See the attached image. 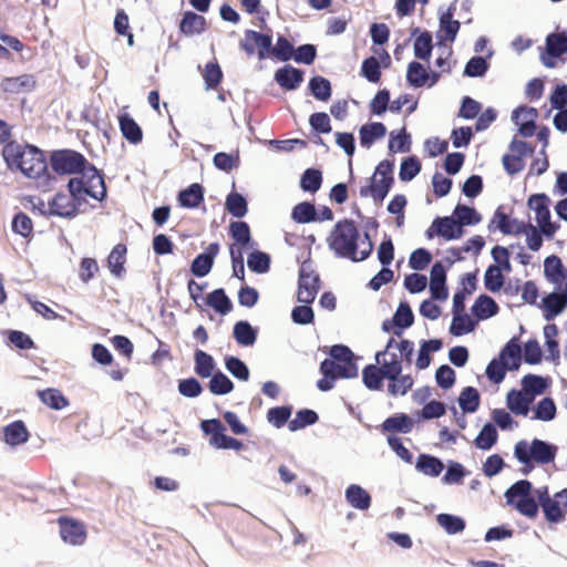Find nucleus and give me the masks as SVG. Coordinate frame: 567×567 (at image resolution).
<instances>
[{
	"mask_svg": "<svg viewBox=\"0 0 567 567\" xmlns=\"http://www.w3.org/2000/svg\"><path fill=\"white\" fill-rule=\"evenodd\" d=\"M311 252L312 250H307L306 256H296L298 277L295 299L299 305L292 307L290 319L293 324L302 327L315 324L316 313L312 305L323 287L320 274L313 268Z\"/></svg>",
	"mask_w": 567,
	"mask_h": 567,
	"instance_id": "nucleus-1",
	"label": "nucleus"
},
{
	"mask_svg": "<svg viewBox=\"0 0 567 567\" xmlns=\"http://www.w3.org/2000/svg\"><path fill=\"white\" fill-rule=\"evenodd\" d=\"M327 357L320 361L316 388L322 393L332 391L339 380H353L359 377V361L362 357L348 344L339 342L326 347Z\"/></svg>",
	"mask_w": 567,
	"mask_h": 567,
	"instance_id": "nucleus-2",
	"label": "nucleus"
},
{
	"mask_svg": "<svg viewBox=\"0 0 567 567\" xmlns=\"http://www.w3.org/2000/svg\"><path fill=\"white\" fill-rule=\"evenodd\" d=\"M505 505L527 519L535 520L540 506L551 498L548 485L534 486L528 478H519L504 492Z\"/></svg>",
	"mask_w": 567,
	"mask_h": 567,
	"instance_id": "nucleus-3",
	"label": "nucleus"
},
{
	"mask_svg": "<svg viewBox=\"0 0 567 567\" xmlns=\"http://www.w3.org/2000/svg\"><path fill=\"white\" fill-rule=\"evenodd\" d=\"M2 157L10 171H20L28 178H39L48 171L43 152L31 144L10 141L2 148Z\"/></svg>",
	"mask_w": 567,
	"mask_h": 567,
	"instance_id": "nucleus-4",
	"label": "nucleus"
},
{
	"mask_svg": "<svg viewBox=\"0 0 567 567\" xmlns=\"http://www.w3.org/2000/svg\"><path fill=\"white\" fill-rule=\"evenodd\" d=\"M487 228L489 233L501 231L504 235L524 234L526 236L527 248H540L543 245L539 231L533 224L511 218L502 207H498L494 212Z\"/></svg>",
	"mask_w": 567,
	"mask_h": 567,
	"instance_id": "nucleus-5",
	"label": "nucleus"
},
{
	"mask_svg": "<svg viewBox=\"0 0 567 567\" xmlns=\"http://www.w3.org/2000/svg\"><path fill=\"white\" fill-rule=\"evenodd\" d=\"M198 426L203 436L208 440L209 446L214 450L240 453L248 447V444L243 440L227 434L226 425L218 417L204 419Z\"/></svg>",
	"mask_w": 567,
	"mask_h": 567,
	"instance_id": "nucleus-6",
	"label": "nucleus"
},
{
	"mask_svg": "<svg viewBox=\"0 0 567 567\" xmlns=\"http://www.w3.org/2000/svg\"><path fill=\"white\" fill-rule=\"evenodd\" d=\"M550 198L545 193L533 194L527 199V206L530 210L535 212L538 231L540 239L544 237H554L559 225L553 223L550 219Z\"/></svg>",
	"mask_w": 567,
	"mask_h": 567,
	"instance_id": "nucleus-7",
	"label": "nucleus"
},
{
	"mask_svg": "<svg viewBox=\"0 0 567 567\" xmlns=\"http://www.w3.org/2000/svg\"><path fill=\"white\" fill-rule=\"evenodd\" d=\"M515 445L527 453L538 466L553 464L558 453L557 444L539 437H534L532 441L522 439Z\"/></svg>",
	"mask_w": 567,
	"mask_h": 567,
	"instance_id": "nucleus-8",
	"label": "nucleus"
},
{
	"mask_svg": "<svg viewBox=\"0 0 567 567\" xmlns=\"http://www.w3.org/2000/svg\"><path fill=\"white\" fill-rule=\"evenodd\" d=\"M90 163L79 152L73 150H59L52 152L50 165L60 175L81 174Z\"/></svg>",
	"mask_w": 567,
	"mask_h": 567,
	"instance_id": "nucleus-9",
	"label": "nucleus"
},
{
	"mask_svg": "<svg viewBox=\"0 0 567 567\" xmlns=\"http://www.w3.org/2000/svg\"><path fill=\"white\" fill-rule=\"evenodd\" d=\"M543 519L550 530H556L557 525L564 523L567 517V487L555 492L550 499L540 506Z\"/></svg>",
	"mask_w": 567,
	"mask_h": 567,
	"instance_id": "nucleus-10",
	"label": "nucleus"
},
{
	"mask_svg": "<svg viewBox=\"0 0 567 567\" xmlns=\"http://www.w3.org/2000/svg\"><path fill=\"white\" fill-rule=\"evenodd\" d=\"M539 309L543 318L547 322L554 321L555 318L561 316L567 309V282L558 290L554 287L551 292H546L539 301Z\"/></svg>",
	"mask_w": 567,
	"mask_h": 567,
	"instance_id": "nucleus-11",
	"label": "nucleus"
},
{
	"mask_svg": "<svg viewBox=\"0 0 567 567\" xmlns=\"http://www.w3.org/2000/svg\"><path fill=\"white\" fill-rule=\"evenodd\" d=\"M239 48L247 55L255 54L257 49L258 59L265 60L271 56L272 35L270 33H262L255 30H246L244 39L239 42Z\"/></svg>",
	"mask_w": 567,
	"mask_h": 567,
	"instance_id": "nucleus-12",
	"label": "nucleus"
},
{
	"mask_svg": "<svg viewBox=\"0 0 567 567\" xmlns=\"http://www.w3.org/2000/svg\"><path fill=\"white\" fill-rule=\"evenodd\" d=\"M59 535L64 544L81 546L87 538L86 525L74 517L61 515L58 517Z\"/></svg>",
	"mask_w": 567,
	"mask_h": 567,
	"instance_id": "nucleus-13",
	"label": "nucleus"
},
{
	"mask_svg": "<svg viewBox=\"0 0 567 567\" xmlns=\"http://www.w3.org/2000/svg\"><path fill=\"white\" fill-rule=\"evenodd\" d=\"M359 230L351 219L338 221L329 237V248H359Z\"/></svg>",
	"mask_w": 567,
	"mask_h": 567,
	"instance_id": "nucleus-14",
	"label": "nucleus"
},
{
	"mask_svg": "<svg viewBox=\"0 0 567 567\" xmlns=\"http://www.w3.org/2000/svg\"><path fill=\"white\" fill-rule=\"evenodd\" d=\"M374 429L388 440L410 434L413 431V424L410 422L409 413L395 412L388 415L380 424L375 425Z\"/></svg>",
	"mask_w": 567,
	"mask_h": 567,
	"instance_id": "nucleus-15",
	"label": "nucleus"
},
{
	"mask_svg": "<svg viewBox=\"0 0 567 567\" xmlns=\"http://www.w3.org/2000/svg\"><path fill=\"white\" fill-rule=\"evenodd\" d=\"M464 235V229L461 228L460 223L453 215L444 217H435L431 226L426 229L425 236L427 239L441 237L444 240H455Z\"/></svg>",
	"mask_w": 567,
	"mask_h": 567,
	"instance_id": "nucleus-16",
	"label": "nucleus"
},
{
	"mask_svg": "<svg viewBox=\"0 0 567 567\" xmlns=\"http://www.w3.org/2000/svg\"><path fill=\"white\" fill-rule=\"evenodd\" d=\"M91 357L93 362L102 368L114 367L111 370L106 371V373L113 381H123L125 375L128 373V369L120 368V364L115 362L113 353L105 344L101 342H94L91 346Z\"/></svg>",
	"mask_w": 567,
	"mask_h": 567,
	"instance_id": "nucleus-17",
	"label": "nucleus"
},
{
	"mask_svg": "<svg viewBox=\"0 0 567 567\" xmlns=\"http://www.w3.org/2000/svg\"><path fill=\"white\" fill-rule=\"evenodd\" d=\"M31 433L23 420L17 419L0 427V441L10 450H16L29 442Z\"/></svg>",
	"mask_w": 567,
	"mask_h": 567,
	"instance_id": "nucleus-18",
	"label": "nucleus"
},
{
	"mask_svg": "<svg viewBox=\"0 0 567 567\" xmlns=\"http://www.w3.org/2000/svg\"><path fill=\"white\" fill-rule=\"evenodd\" d=\"M478 288V271H466L458 277L457 287L453 293L452 308L455 310H464L465 301Z\"/></svg>",
	"mask_w": 567,
	"mask_h": 567,
	"instance_id": "nucleus-19",
	"label": "nucleus"
},
{
	"mask_svg": "<svg viewBox=\"0 0 567 567\" xmlns=\"http://www.w3.org/2000/svg\"><path fill=\"white\" fill-rule=\"evenodd\" d=\"M1 334L4 346L20 354L24 351L39 349L32 337L23 330L8 328L3 329Z\"/></svg>",
	"mask_w": 567,
	"mask_h": 567,
	"instance_id": "nucleus-20",
	"label": "nucleus"
},
{
	"mask_svg": "<svg viewBox=\"0 0 567 567\" xmlns=\"http://www.w3.org/2000/svg\"><path fill=\"white\" fill-rule=\"evenodd\" d=\"M84 177L86 195L102 202L106 197V185L104 177L93 164H89L81 173Z\"/></svg>",
	"mask_w": 567,
	"mask_h": 567,
	"instance_id": "nucleus-21",
	"label": "nucleus"
},
{
	"mask_svg": "<svg viewBox=\"0 0 567 567\" xmlns=\"http://www.w3.org/2000/svg\"><path fill=\"white\" fill-rule=\"evenodd\" d=\"M544 277L556 290L567 282V267L558 255L550 254L545 257Z\"/></svg>",
	"mask_w": 567,
	"mask_h": 567,
	"instance_id": "nucleus-22",
	"label": "nucleus"
},
{
	"mask_svg": "<svg viewBox=\"0 0 567 567\" xmlns=\"http://www.w3.org/2000/svg\"><path fill=\"white\" fill-rule=\"evenodd\" d=\"M498 354L507 372H517L524 362L520 353L519 338L516 334L512 336L501 347Z\"/></svg>",
	"mask_w": 567,
	"mask_h": 567,
	"instance_id": "nucleus-23",
	"label": "nucleus"
},
{
	"mask_svg": "<svg viewBox=\"0 0 567 567\" xmlns=\"http://www.w3.org/2000/svg\"><path fill=\"white\" fill-rule=\"evenodd\" d=\"M452 320L449 327V333L452 337H463L474 332L478 326V320L464 310L451 309Z\"/></svg>",
	"mask_w": 567,
	"mask_h": 567,
	"instance_id": "nucleus-24",
	"label": "nucleus"
},
{
	"mask_svg": "<svg viewBox=\"0 0 567 567\" xmlns=\"http://www.w3.org/2000/svg\"><path fill=\"white\" fill-rule=\"evenodd\" d=\"M260 328L251 324L247 319L237 320L233 326L231 337L241 348H251L256 344Z\"/></svg>",
	"mask_w": 567,
	"mask_h": 567,
	"instance_id": "nucleus-25",
	"label": "nucleus"
},
{
	"mask_svg": "<svg viewBox=\"0 0 567 567\" xmlns=\"http://www.w3.org/2000/svg\"><path fill=\"white\" fill-rule=\"evenodd\" d=\"M501 311L499 305L489 295L482 292L476 296L470 312L475 317L478 322L486 321L493 317H496Z\"/></svg>",
	"mask_w": 567,
	"mask_h": 567,
	"instance_id": "nucleus-26",
	"label": "nucleus"
},
{
	"mask_svg": "<svg viewBox=\"0 0 567 567\" xmlns=\"http://www.w3.org/2000/svg\"><path fill=\"white\" fill-rule=\"evenodd\" d=\"M305 79V71L292 66L291 64H285L284 66L276 70L274 80L285 91L297 90Z\"/></svg>",
	"mask_w": 567,
	"mask_h": 567,
	"instance_id": "nucleus-27",
	"label": "nucleus"
},
{
	"mask_svg": "<svg viewBox=\"0 0 567 567\" xmlns=\"http://www.w3.org/2000/svg\"><path fill=\"white\" fill-rule=\"evenodd\" d=\"M565 32H553L546 37L545 52L540 54L542 63L549 69L556 66V60L564 54Z\"/></svg>",
	"mask_w": 567,
	"mask_h": 567,
	"instance_id": "nucleus-28",
	"label": "nucleus"
},
{
	"mask_svg": "<svg viewBox=\"0 0 567 567\" xmlns=\"http://www.w3.org/2000/svg\"><path fill=\"white\" fill-rule=\"evenodd\" d=\"M384 369L377 363H368L361 370V381L363 386L372 392L384 391V381L386 380Z\"/></svg>",
	"mask_w": 567,
	"mask_h": 567,
	"instance_id": "nucleus-29",
	"label": "nucleus"
},
{
	"mask_svg": "<svg viewBox=\"0 0 567 567\" xmlns=\"http://www.w3.org/2000/svg\"><path fill=\"white\" fill-rule=\"evenodd\" d=\"M81 203H76L73 198L64 193H58L51 202H49V215L72 218L78 215Z\"/></svg>",
	"mask_w": 567,
	"mask_h": 567,
	"instance_id": "nucleus-30",
	"label": "nucleus"
},
{
	"mask_svg": "<svg viewBox=\"0 0 567 567\" xmlns=\"http://www.w3.org/2000/svg\"><path fill=\"white\" fill-rule=\"evenodd\" d=\"M533 399L526 394H522L517 388H511L505 396V404L512 414L527 417L530 410Z\"/></svg>",
	"mask_w": 567,
	"mask_h": 567,
	"instance_id": "nucleus-31",
	"label": "nucleus"
},
{
	"mask_svg": "<svg viewBox=\"0 0 567 567\" xmlns=\"http://www.w3.org/2000/svg\"><path fill=\"white\" fill-rule=\"evenodd\" d=\"M344 499L350 507L361 512L368 511L372 504L371 494L360 484L355 483L349 484L346 487Z\"/></svg>",
	"mask_w": 567,
	"mask_h": 567,
	"instance_id": "nucleus-32",
	"label": "nucleus"
},
{
	"mask_svg": "<svg viewBox=\"0 0 567 567\" xmlns=\"http://www.w3.org/2000/svg\"><path fill=\"white\" fill-rule=\"evenodd\" d=\"M220 250H202L189 262V271L195 278H204L210 274Z\"/></svg>",
	"mask_w": 567,
	"mask_h": 567,
	"instance_id": "nucleus-33",
	"label": "nucleus"
},
{
	"mask_svg": "<svg viewBox=\"0 0 567 567\" xmlns=\"http://www.w3.org/2000/svg\"><path fill=\"white\" fill-rule=\"evenodd\" d=\"M176 244L186 246L187 248H196L197 245L202 243L198 236L175 231L173 236H167L164 234L154 236L152 248H174Z\"/></svg>",
	"mask_w": 567,
	"mask_h": 567,
	"instance_id": "nucleus-34",
	"label": "nucleus"
},
{
	"mask_svg": "<svg viewBox=\"0 0 567 567\" xmlns=\"http://www.w3.org/2000/svg\"><path fill=\"white\" fill-rule=\"evenodd\" d=\"M520 385L535 400L536 396L551 388L553 378L549 374L544 375L528 372L520 379Z\"/></svg>",
	"mask_w": 567,
	"mask_h": 567,
	"instance_id": "nucleus-35",
	"label": "nucleus"
},
{
	"mask_svg": "<svg viewBox=\"0 0 567 567\" xmlns=\"http://www.w3.org/2000/svg\"><path fill=\"white\" fill-rule=\"evenodd\" d=\"M413 463L417 473L432 478L439 477L444 470L443 460L430 453H420Z\"/></svg>",
	"mask_w": 567,
	"mask_h": 567,
	"instance_id": "nucleus-36",
	"label": "nucleus"
},
{
	"mask_svg": "<svg viewBox=\"0 0 567 567\" xmlns=\"http://www.w3.org/2000/svg\"><path fill=\"white\" fill-rule=\"evenodd\" d=\"M37 396L40 402L53 411H61L70 405V399L62 390L53 386L37 390Z\"/></svg>",
	"mask_w": 567,
	"mask_h": 567,
	"instance_id": "nucleus-37",
	"label": "nucleus"
},
{
	"mask_svg": "<svg viewBox=\"0 0 567 567\" xmlns=\"http://www.w3.org/2000/svg\"><path fill=\"white\" fill-rule=\"evenodd\" d=\"M193 359L194 372L197 377L202 379H208L219 369L215 358L210 353L199 348H196L194 350Z\"/></svg>",
	"mask_w": 567,
	"mask_h": 567,
	"instance_id": "nucleus-38",
	"label": "nucleus"
},
{
	"mask_svg": "<svg viewBox=\"0 0 567 567\" xmlns=\"http://www.w3.org/2000/svg\"><path fill=\"white\" fill-rule=\"evenodd\" d=\"M247 267L250 272L265 275L271 268L272 257L265 250H245Z\"/></svg>",
	"mask_w": 567,
	"mask_h": 567,
	"instance_id": "nucleus-39",
	"label": "nucleus"
},
{
	"mask_svg": "<svg viewBox=\"0 0 567 567\" xmlns=\"http://www.w3.org/2000/svg\"><path fill=\"white\" fill-rule=\"evenodd\" d=\"M499 435L496 425L492 420L486 421L473 440L475 449L491 451L498 442Z\"/></svg>",
	"mask_w": 567,
	"mask_h": 567,
	"instance_id": "nucleus-40",
	"label": "nucleus"
},
{
	"mask_svg": "<svg viewBox=\"0 0 567 567\" xmlns=\"http://www.w3.org/2000/svg\"><path fill=\"white\" fill-rule=\"evenodd\" d=\"M435 522L449 536L462 534L466 528V519L458 514L439 513L435 515Z\"/></svg>",
	"mask_w": 567,
	"mask_h": 567,
	"instance_id": "nucleus-41",
	"label": "nucleus"
},
{
	"mask_svg": "<svg viewBox=\"0 0 567 567\" xmlns=\"http://www.w3.org/2000/svg\"><path fill=\"white\" fill-rule=\"evenodd\" d=\"M128 250H110L109 255L103 260V266L106 267L110 274L118 280H123L126 276V262Z\"/></svg>",
	"mask_w": 567,
	"mask_h": 567,
	"instance_id": "nucleus-42",
	"label": "nucleus"
},
{
	"mask_svg": "<svg viewBox=\"0 0 567 567\" xmlns=\"http://www.w3.org/2000/svg\"><path fill=\"white\" fill-rule=\"evenodd\" d=\"M444 467L445 472L441 476V483L446 486L461 485L464 478L471 475V471L456 460H447Z\"/></svg>",
	"mask_w": 567,
	"mask_h": 567,
	"instance_id": "nucleus-43",
	"label": "nucleus"
},
{
	"mask_svg": "<svg viewBox=\"0 0 567 567\" xmlns=\"http://www.w3.org/2000/svg\"><path fill=\"white\" fill-rule=\"evenodd\" d=\"M519 344L522 358L525 364L538 365L543 362L544 352L536 336L529 337L524 342L519 340Z\"/></svg>",
	"mask_w": 567,
	"mask_h": 567,
	"instance_id": "nucleus-44",
	"label": "nucleus"
},
{
	"mask_svg": "<svg viewBox=\"0 0 567 567\" xmlns=\"http://www.w3.org/2000/svg\"><path fill=\"white\" fill-rule=\"evenodd\" d=\"M35 84L37 82L32 74H22L19 76L4 78L1 82V89L4 92L18 94L33 91Z\"/></svg>",
	"mask_w": 567,
	"mask_h": 567,
	"instance_id": "nucleus-45",
	"label": "nucleus"
},
{
	"mask_svg": "<svg viewBox=\"0 0 567 567\" xmlns=\"http://www.w3.org/2000/svg\"><path fill=\"white\" fill-rule=\"evenodd\" d=\"M206 386L212 395L224 396L231 393L235 389L234 381L220 369L212 374Z\"/></svg>",
	"mask_w": 567,
	"mask_h": 567,
	"instance_id": "nucleus-46",
	"label": "nucleus"
},
{
	"mask_svg": "<svg viewBox=\"0 0 567 567\" xmlns=\"http://www.w3.org/2000/svg\"><path fill=\"white\" fill-rule=\"evenodd\" d=\"M394 159H383L381 161L374 171V177L377 175L381 176V179L377 182L380 185V189H378V194L388 196L394 184Z\"/></svg>",
	"mask_w": 567,
	"mask_h": 567,
	"instance_id": "nucleus-47",
	"label": "nucleus"
},
{
	"mask_svg": "<svg viewBox=\"0 0 567 567\" xmlns=\"http://www.w3.org/2000/svg\"><path fill=\"white\" fill-rule=\"evenodd\" d=\"M319 422V413L310 408H300L296 411L295 417L288 423L290 432H298L305 430Z\"/></svg>",
	"mask_w": 567,
	"mask_h": 567,
	"instance_id": "nucleus-48",
	"label": "nucleus"
},
{
	"mask_svg": "<svg viewBox=\"0 0 567 567\" xmlns=\"http://www.w3.org/2000/svg\"><path fill=\"white\" fill-rule=\"evenodd\" d=\"M393 316L399 320L396 324L395 337H401L404 331L414 324L415 316L410 302L403 297L394 311Z\"/></svg>",
	"mask_w": 567,
	"mask_h": 567,
	"instance_id": "nucleus-49",
	"label": "nucleus"
},
{
	"mask_svg": "<svg viewBox=\"0 0 567 567\" xmlns=\"http://www.w3.org/2000/svg\"><path fill=\"white\" fill-rule=\"evenodd\" d=\"M457 402L463 413L473 414L481 406V393L475 386L466 385L461 390Z\"/></svg>",
	"mask_w": 567,
	"mask_h": 567,
	"instance_id": "nucleus-50",
	"label": "nucleus"
},
{
	"mask_svg": "<svg viewBox=\"0 0 567 567\" xmlns=\"http://www.w3.org/2000/svg\"><path fill=\"white\" fill-rule=\"evenodd\" d=\"M292 413L293 405L290 403L275 405L268 409L266 413V420L271 426L279 430L282 429L285 425L288 426Z\"/></svg>",
	"mask_w": 567,
	"mask_h": 567,
	"instance_id": "nucleus-51",
	"label": "nucleus"
},
{
	"mask_svg": "<svg viewBox=\"0 0 567 567\" xmlns=\"http://www.w3.org/2000/svg\"><path fill=\"white\" fill-rule=\"evenodd\" d=\"M386 381V393L391 398H400L406 395L415 383L414 378L410 373L388 378Z\"/></svg>",
	"mask_w": 567,
	"mask_h": 567,
	"instance_id": "nucleus-52",
	"label": "nucleus"
},
{
	"mask_svg": "<svg viewBox=\"0 0 567 567\" xmlns=\"http://www.w3.org/2000/svg\"><path fill=\"white\" fill-rule=\"evenodd\" d=\"M224 365L236 380L240 382H248L250 379V369L248 364L238 355L225 354Z\"/></svg>",
	"mask_w": 567,
	"mask_h": 567,
	"instance_id": "nucleus-53",
	"label": "nucleus"
},
{
	"mask_svg": "<svg viewBox=\"0 0 567 567\" xmlns=\"http://www.w3.org/2000/svg\"><path fill=\"white\" fill-rule=\"evenodd\" d=\"M177 200L182 207L196 208L204 200V187L198 183H193L178 193Z\"/></svg>",
	"mask_w": 567,
	"mask_h": 567,
	"instance_id": "nucleus-54",
	"label": "nucleus"
},
{
	"mask_svg": "<svg viewBox=\"0 0 567 567\" xmlns=\"http://www.w3.org/2000/svg\"><path fill=\"white\" fill-rule=\"evenodd\" d=\"M179 30L188 37L200 34L206 30V19L193 11H186L179 22Z\"/></svg>",
	"mask_w": 567,
	"mask_h": 567,
	"instance_id": "nucleus-55",
	"label": "nucleus"
},
{
	"mask_svg": "<svg viewBox=\"0 0 567 567\" xmlns=\"http://www.w3.org/2000/svg\"><path fill=\"white\" fill-rule=\"evenodd\" d=\"M24 300L30 306V308L40 317H42L45 320L54 321V320H61L66 321V318L63 315H60L55 310H53L51 307H49L47 303L42 302L38 299L37 295L31 292L24 293Z\"/></svg>",
	"mask_w": 567,
	"mask_h": 567,
	"instance_id": "nucleus-56",
	"label": "nucleus"
},
{
	"mask_svg": "<svg viewBox=\"0 0 567 567\" xmlns=\"http://www.w3.org/2000/svg\"><path fill=\"white\" fill-rule=\"evenodd\" d=\"M118 124L122 135L132 144H138L143 140V132L136 121L127 113L118 116Z\"/></svg>",
	"mask_w": 567,
	"mask_h": 567,
	"instance_id": "nucleus-57",
	"label": "nucleus"
},
{
	"mask_svg": "<svg viewBox=\"0 0 567 567\" xmlns=\"http://www.w3.org/2000/svg\"><path fill=\"white\" fill-rule=\"evenodd\" d=\"M386 134V127L381 122L364 124L359 130V138L362 147L369 148L377 140Z\"/></svg>",
	"mask_w": 567,
	"mask_h": 567,
	"instance_id": "nucleus-58",
	"label": "nucleus"
},
{
	"mask_svg": "<svg viewBox=\"0 0 567 567\" xmlns=\"http://www.w3.org/2000/svg\"><path fill=\"white\" fill-rule=\"evenodd\" d=\"M557 416V405L555 400L550 396L542 398L534 409L533 415L530 420L533 421H542V422H550L555 420Z\"/></svg>",
	"mask_w": 567,
	"mask_h": 567,
	"instance_id": "nucleus-59",
	"label": "nucleus"
},
{
	"mask_svg": "<svg viewBox=\"0 0 567 567\" xmlns=\"http://www.w3.org/2000/svg\"><path fill=\"white\" fill-rule=\"evenodd\" d=\"M450 13H442L439 18V31L436 38L440 41L454 42L460 31L461 23L457 20L450 19Z\"/></svg>",
	"mask_w": 567,
	"mask_h": 567,
	"instance_id": "nucleus-60",
	"label": "nucleus"
},
{
	"mask_svg": "<svg viewBox=\"0 0 567 567\" xmlns=\"http://www.w3.org/2000/svg\"><path fill=\"white\" fill-rule=\"evenodd\" d=\"M209 298L214 310L221 317L227 316L234 310V302L227 295L225 288H215L210 291Z\"/></svg>",
	"mask_w": 567,
	"mask_h": 567,
	"instance_id": "nucleus-61",
	"label": "nucleus"
},
{
	"mask_svg": "<svg viewBox=\"0 0 567 567\" xmlns=\"http://www.w3.org/2000/svg\"><path fill=\"white\" fill-rule=\"evenodd\" d=\"M452 215L460 223L462 229L464 226H475L482 220L481 214L474 207L464 204H457Z\"/></svg>",
	"mask_w": 567,
	"mask_h": 567,
	"instance_id": "nucleus-62",
	"label": "nucleus"
},
{
	"mask_svg": "<svg viewBox=\"0 0 567 567\" xmlns=\"http://www.w3.org/2000/svg\"><path fill=\"white\" fill-rule=\"evenodd\" d=\"M308 89L312 96L321 102H326L331 97L332 87L328 79L321 75H315L309 80Z\"/></svg>",
	"mask_w": 567,
	"mask_h": 567,
	"instance_id": "nucleus-63",
	"label": "nucleus"
},
{
	"mask_svg": "<svg viewBox=\"0 0 567 567\" xmlns=\"http://www.w3.org/2000/svg\"><path fill=\"white\" fill-rule=\"evenodd\" d=\"M413 51L416 59L430 60L433 51V37L430 31L424 30L414 39Z\"/></svg>",
	"mask_w": 567,
	"mask_h": 567,
	"instance_id": "nucleus-64",
	"label": "nucleus"
}]
</instances>
